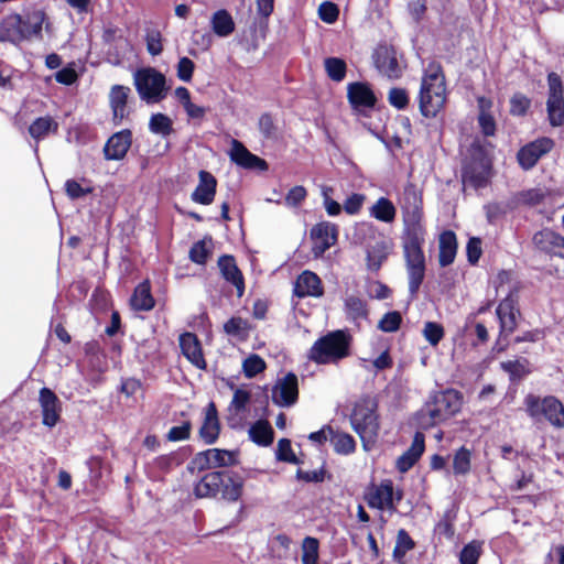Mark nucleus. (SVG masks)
Returning a JSON list of instances; mask_svg holds the SVG:
<instances>
[{
	"mask_svg": "<svg viewBox=\"0 0 564 564\" xmlns=\"http://www.w3.org/2000/svg\"><path fill=\"white\" fill-rule=\"evenodd\" d=\"M424 236L425 229L421 223V214H404L402 245L409 278V292L412 297L417 295L425 276Z\"/></svg>",
	"mask_w": 564,
	"mask_h": 564,
	"instance_id": "nucleus-1",
	"label": "nucleus"
},
{
	"mask_svg": "<svg viewBox=\"0 0 564 564\" xmlns=\"http://www.w3.org/2000/svg\"><path fill=\"white\" fill-rule=\"evenodd\" d=\"M415 100L423 118L443 119L447 104V89L445 72L438 61L432 59L424 67Z\"/></svg>",
	"mask_w": 564,
	"mask_h": 564,
	"instance_id": "nucleus-2",
	"label": "nucleus"
},
{
	"mask_svg": "<svg viewBox=\"0 0 564 564\" xmlns=\"http://www.w3.org/2000/svg\"><path fill=\"white\" fill-rule=\"evenodd\" d=\"M245 487L243 477L234 470L210 471L202 477L194 487L197 498H216L220 494L224 500L238 501Z\"/></svg>",
	"mask_w": 564,
	"mask_h": 564,
	"instance_id": "nucleus-3",
	"label": "nucleus"
},
{
	"mask_svg": "<svg viewBox=\"0 0 564 564\" xmlns=\"http://www.w3.org/2000/svg\"><path fill=\"white\" fill-rule=\"evenodd\" d=\"M352 336L348 329H336L321 336L311 346L307 358L316 365L337 364L351 354Z\"/></svg>",
	"mask_w": 564,
	"mask_h": 564,
	"instance_id": "nucleus-4",
	"label": "nucleus"
},
{
	"mask_svg": "<svg viewBox=\"0 0 564 564\" xmlns=\"http://www.w3.org/2000/svg\"><path fill=\"white\" fill-rule=\"evenodd\" d=\"M349 419L352 430L361 440L362 447L370 451L380 431L378 402L370 395H362L354 403Z\"/></svg>",
	"mask_w": 564,
	"mask_h": 564,
	"instance_id": "nucleus-5",
	"label": "nucleus"
},
{
	"mask_svg": "<svg viewBox=\"0 0 564 564\" xmlns=\"http://www.w3.org/2000/svg\"><path fill=\"white\" fill-rule=\"evenodd\" d=\"M463 395L455 389L436 392L421 410L419 424L423 429L433 427L454 416L460 411Z\"/></svg>",
	"mask_w": 564,
	"mask_h": 564,
	"instance_id": "nucleus-6",
	"label": "nucleus"
},
{
	"mask_svg": "<svg viewBox=\"0 0 564 564\" xmlns=\"http://www.w3.org/2000/svg\"><path fill=\"white\" fill-rule=\"evenodd\" d=\"M43 13H33L24 19L19 13H10L0 20V42L19 45L32 37H42Z\"/></svg>",
	"mask_w": 564,
	"mask_h": 564,
	"instance_id": "nucleus-7",
	"label": "nucleus"
},
{
	"mask_svg": "<svg viewBox=\"0 0 564 564\" xmlns=\"http://www.w3.org/2000/svg\"><path fill=\"white\" fill-rule=\"evenodd\" d=\"M492 163L484 143L475 140L468 148V155L463 164V182L476 189L485 187L489 181Z\"/></svg>",
	"mask_w": 564,
	"mask_h": 564,
	"instance_id": "nucleus-8",
	"label": "nucleus"
},
{
	"mask_svg": "<svg viewBox=\"0 0 564 564\" xmlns=\"http://www.w3.org/2000/svg\"><path fill=\"white\" fill-rule=\"evenodd\" d=\"M524 410L534 422L545 420L555 429L564 427V405L555 395L543 398L528 393L523 399Z\"/></svg>",
	"mask_w": 564,
	"mask_h": 564,
	"instance_id": "nucleus-9",
	"label": "nucleus"
},
{
	"mask_svg": "<svg viewBox=\"0 0 564 564\" xmlns=\"http://www.w3.org/2000/svg\"><path fill=\"white\" fill-rule=\"evenodd\" d=\"M165 76L153 67L138 69L134 74V86L142 100L158 102L165 98Z\"/></svg>",
	"mask_w": 564,
	"mask_h": 564,
	"instance_id": "nucleus-10",
	"label": "nucleus"
},
{
	"mask_svg": "<svg viewBox=\"0 0 564 564\" xmlns=\"http://www.w3.org/2000/svg\"><path fill=\"white\" fill-rule=\"evenodd\" d=\"M373 65L377 70L389 79H399L403 75V68L399 64L397 51L393 46L379 44L372 53Z\"/></svg>",
	"mask_w": 564,
	"mask_h": 564,
	"instance_id": "nucleus-11",
	"label": "nucleus"
},
{
	"mask_svg": "<svg viewBox=\"0 0 564 564\" xmlns=\"http://www.w3.org/2000/svg\"><path fill=\"white\" fill-rule=\"evenodd\" d=\"M554 141L547 137L538 138L519 149L517 161L524 171L533 169L539 160L552 151Z\"/></svg>",
	"mask_w": 564,
	"mask_h": 564,
	"instance_id": "nucleus-12",
	"label": "nucleus"
},
{
	"mask_svg": "<svg viewBox=\"0 0 564 564\" xmlns=\"http://www.w3.org/2000/svg\"><path fill=\"white\" fill-rule=\"evenodd\" d=\"M364 500L371 509L397 512V507L392 503L391 479H383L379 485L370 484L364 494Z\"/></svg>",
	"mask_w": 564,
	"mask_h": 564,
	"instance_id": "nucleus-13",
	"label": "nucleus"
},
{
	"mask_svg": "<svg viewBox=\"0 0 564 564\" xmlns=\"http://www.w3.org/2000/svg\"><path fill=\"white\" fill-rule=\"evenodd\" d=\"M299 400V379L294 372H288L272 388V401L279 406H292Z\"/></svg>",
	"mask_w": 564,
	"mask_h": 564,
	"instance_id": "nucleus-14",
	"label": "nucleus"
},
{
	"mask_svg": "<svg viewBox=\"0 0 564 564\" xmlns=\"http://www.w3.org/2000/svg\"><path fill=\"white\" fill-rule=\"evenodd\" d=\"M347 99L351 108L357 111L372 109L377 97L370 85L365 82H354L347 85Z\"/></svg>",
	"mask_w": 564,
	"mask_h": 564,
	"instance_id": "nucleus-15",
	"label": "nucleus"
},
{
	"mask_svg": "<svg viewBox=\"0 0 564 564\" xmlns=\"http://www.w3.org/2000/svg\"><path fill=\"white\" fill-rule=\"evenodd\" d=\"M39 402L42 411V423L53 427L61 419L62 404L56 393L50 388H42L39 393Z\"/></svg>",
	"mask_w": 564,
	"mask_h": 564,
	"instance_id": "nucleus-16",
	"label": "nucleus"
},
{
	"mask_svg": "<svg viewBox=\"0 0 564 564\" xmlns=\"http://www.w3.org/2000/svg\"><path fill=\"white\" fill-rule=\"evenodd\" d=\"M178 343L183 356L197 369L206 370L207 362L197 335L191 332H185L180 335Z\"/></svg>",
	"mask_w": 564,
	"mask_h": 564,
	"instance_id": "nucleus-17",
	"label": "nucleus"
},
{
	"mask_svg": "<svg viewBox=\"0 0 564 564\" xmlns=\"http://www.w3.org/2000/svg\"><path fill=\"white\" fill-rule=\"evenodd\" d=\"M337 228L329 223H318L311 230L312 251L315 257L322 256L337 241Z\"/></svg>",
	"mask_w": 564,
	"mask_h": 564,
	"instance_id": "nucleus-18",
	"label": "nucleus"
},
{
	"mask_svg": "<svg viewBox=\"0 0 564 564\" xmlns=\"http://www.w3.org/2000/svg\"><path fill=\"white\" fill-rule=\"evenodd\" d=\"M534 247L552 257L564 259V237L550 229H542L533 235Z\"/></svg>",
	"mask_w": 564,
	"mask_h": 564,
	"instance_id": "nucleus-19",
	"label": "nucleus"
},
{
	"mask_svg": "<svg viewBox=\"0 0 564 564\" xmlns=\"http://www.w3.org/2000/svg\"><path fill=\"white\" fill-rule=\"evenodd\" d=\"M230 160L238 166L247 170L267 171L268 163L260 156L251 153L242 142L234 139L230 150Z\"/></svg>",
	"mask_w": 564,
	"mask_h": 564,
	"instance_id": "nucleus-20",
	"label": "nucleus"
},
{
	"mask_svg": "<svg viewBox=\"0 0 564 564\" xmlns=\"http://www.w3.org/2000/svg\"><path fill=\"white\" fill-rule=\"evenodd\" d=\"M220 434V421L215 402L210 401L205 408V415L198 435L206 445L215 444Z\"/></svg>",
	"mask_w": 564,
	"mask_h": 564,
	"instance_id": "nucleus-21",
	"label": "nucleus"
},
{
	"mask_svg": "<svg viewBox=\"0 0 564 564\" xmlns=\"http://www.w3.org/2000/svg\"><path fill=\"white\" fill-rule=\"evenodd\" d=\"M293 293L300 299L321 297L324 294L321 278L313 271H303L295 281Z\"/></svg>",
	"mask_w": 564,
	"mask_h": 564,
	"instance_id": "nucleus-22",
	"label": "nucleus"
},
{
	"mask_svg": "<svg viewBox=\"0 0 564 564\" xmlns=\"http://www.w3.org/2000/svg\"><path fill=\"white\" fill-rule=\"evenodd\" d=\"M132 142L129 129L113 133L105 144L104 153L107 160H121L126 156Z\"/></svg>",
	"mask_w": 564,
	"mask_h": 564,
	"instance_id": "nucleus-23",
	"label": "nucleus"
},
{
	"mask_svg": "<svg viewBox=\"0 0 564 564\" xmlns=\"http://www.w3.org/2000/svg\"><path fill=\"white\" fill-rule=\"evenodd\" d=\"M130 88L122 85H113L109 94V104L112 110V121L116 126L120 124L129 116L128 97Z\"/></svg>",
	"mask_w": 564,
	"mask_h": 564,
	"instance_id": "nucleus-24",
	"label": "nucleus"
},
{
	"mask_svg": "<svg viewBox=\"0 0 564 564\" xmlns=\"http://www.w3.org/2000/svg\"><path fill=\"white\" fill-rule=\"evenodd\" d=\"M218 267L224 279L230 282L237 290V295L241 297L245 293V278L231 254H224L218 259Z\"/></svg>",
	"mask_w": 564,
	"mask_h": 564,
	"instance_id": "nucleus-25",
	"label": "nucleus"
},
{
	"mask_svg": "<svg viewBox=\"0 0 564 564\" xmlns=\"http://www.w3.org/2000/svg\"><path fill=\"white\" fill-rule=\"evenodd\" d=\"M496 314L500 324V336L508 337L517 328V314L519 310L516 308L513 300L507 297L500 301L496 308Z\"/></svg>",
	"mask_w": 564,
	"mask_h": 564,
	"instance_id": "nucleus-26",
	"label": "nucleus"
},
{
	"mask_svg": "<svg viewBox=\"0 0 564 564\" xmlns=\"http://www.w3.org/2000/svg\"><path fill=\"white\" fill-rule=\"evenodd\" d=\"M425 449V437L421 432L414 434L411 446L397 459L395 467L400 473L409 471L421 458Z\"/></svg>",
	"mask_w": 564,
	"mask_h": 564,
	"instance_id": "nucleus-27",
	"label": "nucleus"
},
{
	"mask_svg": "<svg viewBox=\"0 0 564 564\" xmlns=\"http://www.w3.org/2000/svg\"><path fill=\"white\" fill-rule=\"evenodd\" d=\"M217 181L215 176L207 172H199V183L192 194L194 202L208 205L214 200L216 193Z\"/></svg>",
	"mask_w": 564,
	"mask_h": 564,
	"instance_id": "nucleus-28",
	"label": "nucleus"
},
{
	"mask_svg": "<svg viewBox=\"0 0 564 564\" xmlns=\"http://www.w3.org/2000/svg\"><path fill=\"white\" fill-rule=\"evenodd\" d=\"M553 194L546 187H534L519 192L514 196V202L519 206L533 208L552 200Z\"/></svg>",
	"mask_w": 564,
	"mask_h": 564,
	"instance_id": "nucleus-29",
	"label": "nucleus"
},
{
	"mask_svg": "<svg viewBox=\"0 0 564 564\" xmlns=\"http://www.w3.org/2000/svg\"><path fill=\"white\" fill-rule=\"evenodd\" d=\"M398 204L402 212H422V191L413 183H408L400 193Z\"/></svg>",
	"mask_w": 564,
	"mask_h": 564,
	"instance_id": "nucleus-30",
	"label": "nucleus"
},
{
	"mask_svg": "<svg viewBox=\"0 0 564 564\" xmlns=\"http://www.w3.org/2000/svg\"><path fill=\"white\" fill-rule=\"evenodd\" d=\"M457 252L456 235L452 230H445L440 236L438 263L441 267H447L455 260Z\"/></svg>",
	"mask_w": 564,
	"mask_h": 564,
	"instance_id": "nucleus-31",
	"label": "nucleus"
},
{
	"mask_svg": "<svg viewBox=\"0 0 564 564\" xmlns=\"http://www.w3.org/2000/svg\"><path fill=\"white\" fill-rule=\"evenodd\" d=\"M249 438L258 446H270L274 441V431L268 420L256 421L248 431Z\"/></svg>",
	"mask_w": 564,
	"mask_h": 564,
	"instance_id": "nucleus-32",
	"label": "nucleus"
},
{
	"mask_svg": "<svg viewBox=\"0 0 564 564\" xmlns=\"http://www.w3.org/2000/svg\"><path fill=\"white\" fill-rule=\"evenodd\" d=\"M131 305L135 311L149 312L155 305V300L151 293L149 280H144L137 285L131 296Z\"/></svg>",
	"mask_w": 564,
	"mask_h": 564,
	"instance_id": "nucleus-33",
	"label": "nucleus"
},
{
	"mask_svg": "<svg viewBox=\"0 0 564 564\" xmlns=\"http://www.w3.org/2000/svg\"><path fill=\"white\" fill-rule=\"evenodd\" d=\"M58 131V122L51 116L36 118L29 127L30 135L40 141L45 139L50 133L56 134Z\"/></svg>",
	"mask_w": 564,
	"mask_h": 564,
	"instance_id": "nucleus-34",
	"label": "nucleus"
},
{
	"mask_svg": "<svg viewBox=\"0 0 564 564\" xmlns=\"http://www.w3.org/2000/svg\"><path fill=\"white\" fill-rule=\"evenodd\" d=\"M344 310L348 319L358 323L359 319H368L369 308L365 300L356 295H349L344 301Z\"/></svg>",
	"mask_w": 564,
	"mask_h": 564,
	"instance_id": "nucleus-35",
	"label": "nucleus"
},
{
	"mask_svg": "<svg viewBox=\"0 0 564 564\" xmlns=\"http://www.w3.org/2000/svg\"><path fill=\"white\" fill-rule=\"evenodd\" d=\"M223 329L227 335L245 341L249 338L250 332L254 329V326L248 319L232 316L224 324Z\"/></svg>",
	"mask_w": 564,
	"mask_h": 564,
	"instance_id": "nucleus-36",
	"label": "nucleus"
},
{
	"mask_svg": "<svg viewBox=\"0 0 564 564\" xmlns=\"http://www.w3.org/2000/svg\"><path fill=\"white\" fill-rule=\"evenodd\" d=\"M212 29L220 37H226L235 31V21L226 9L217 10L212 17Z\"/></svg>",
	"mask_w": 564,
	"mask_h": 564,
	"instance_id": "nucleus-37",
	"label": "nucleus"
},
{
	"mask_svg": "<svg viewBox=\"0 0 564 564\" xmlns=\"http://www.w3.org/2000/svg\"><path fill=\"white\" fill-rule=\"evenodd\" d=\"M388 247L384 241H377L367 249V265L371 271H378L388 258Z\"/></svg>",
	"mask_w": 564,
	"mask_h": 564,
	"instance_id": "nucleus-38",
	"label": "nucleus"
},
{
	"mask_svg": "<svg viewBox=\"0 0 564 564\" xmlns=\"http://www.w3.org/2000/svg\"><path fill=\"white\" fill-rule=\"evenodd\" d=\"M484 542L480 540H471L463 546L459 552V564H478L482 554Z\"/></svg>",
	"mask_w": 564,
	"mask_h": 564,
	"instance_id": "nucleus-39",
	"label": "nucleus"
},
{
	"mask_svg": "<svg viewBox=\"0 0 564 564\" xmlns=\"http://www.w3.org/2000/svg\"><path fill=\"white\" fill-rule=\"evenodd\" d=\"M64 188L66 195L73 200L83 198L94 192L90 181L86 178H82L80 182L69 178L65 182Z\"/></svg>",
	"mask_w": 564,
	"mask_h": 564,
	"instance_id": "nucleus-40",
	"label": "nucleus"
},
{
	"mask_svg": "<svg viewBox=\"0 0 564 564\" xmlns=\"http://www.w3.org/2000/svg\"><path fill=\"white\" fill-rule=\"evenodd\" d=\"M330 442L337 454L349 455L356 451V441L348 433L333 431Z\"/></svg>",
	"mask_w": 564,
	"mask_h": 564,
	"instance_id": "nucleus-41",
	"label": "nucleus"
},
{
	"mask_svg": "<svg viewBox=\"0 0 564 564\" xmlns=\"http://www.w3.org/2000/svg\"><path fill=\"white\" fill-rule=\"evenodd\" d=\"M208 454L212 459L213 468L230 467L238 464L237 452L220 448H209Z\"/></svg>",
	"mask_w": 564,
	"mask_h": 564,
	"instance_id": "nucleus-42",
	"label": "nucleus"
},
{
	"mask_svg": "<svg viewBox=\"0 0 564 564\" xmlns=\"http://www.w3.org/2000/svg\"><path fill=\"white\" fill-rule=\"evenodd\" d=\"M471 468V452L465 447H459L453 457V473L454 475L465 476Z\"/></svg>",
	"mask_w": 564,
	"mask_h": 564,
	"instance_id": "nucleus-43",
	"label": "nucleus"
},
{
	"mask_svg": "<svg viewBox=\"0 0 564 564\" xmlns=\"http://www.w3.org/2000/svg\"><path fill=\"white\" fill-rule=\"evenodd\" d=\"M324 66L327 76L336 83L345 79L347 74V64L340 57H327L324 61Z\"/></svg>",
	"mask_w": 564,
	"mask_h": 564,
	"instance_id": "nucleus-44",
	"label": "nucleus"
},
{
	"mask_svg": "<svg viewBox=\"0 0 564 564\" xmlns=\"http://www.w3.org/2000/svg\"><path fill=\"white\" fill-rule=\"evenodd\" d=\"M528 364V359L524 358L522 360L503 361L500 364V367L509 375L510 381L514 382L530 373V370L527 368Z\"/></svg>",
	"mask_w": 564,
	"mask_h": 564,
	"instance_id": "nucleus-45",
	"label": "nucleus"
},
{
	"mask_svg": "<svg viewBox=\"0 0 564 564\" xmlns=\"http://www.w3.org/2000/svg\"><path fill=\"white\" fill-rule=\"evenodd\" d=\"M319 558V541L305 536L302 542V564H317Z\"/></svg>",
	"mask_w": 564,
	"mask_h": 564,
	"instance_id": "nucleus-46",
	"label": "nucleus"
},
{
	"mask_svg": "<svg viewBox=\"0 0 564 564\" xmlns=\"http://www.w3.org/2000/svg\"><path fill=\"white\" fill-rule=\"evenodd\" d=\"M456 518V512L453 510L445 511L442 519L436 523L434 531L449 541L453 540L455 536Z\"/></svg>",
	"mask_w": 564,
	"mask_h": 564,
	"instance_id": "nucleus-47",
	"label": "nucleus"
},
{
	"mask_svg": "<svg viewBox=\"0 0 564 564\" xmlns=\"http://www.w3.org/2000/svg\"><path fill=\"white\" fill-rule=\"evenodd\" d=\"M149 129L153 133L167 137L173 132V122L164 113H154L150 118Z\"/></svg>",
	"mask_w": 564,
	"mask_h": 564,
	"instance_id": "nucleus-48",
	"label": "nucleus"
},
{
	"mask_svg": "<svg viewBox=\"0 0 564 564\" xmlns=\"http://www.w3.org/2000/svg\"><path fill=\"white\" fill-rule=\"evenodd\" d=\"M388 102L397 110H404L410 105L409 91L403 87H392L388 91Z\"/></svg>",
	"mask_w": 564,
	"mask_h": 564,
	"instance_id": "nucleus-49",
	"label": "nucleus"
},
{
	"mask_svg": "<svg viewBox=\"0 0 564 564\" xmlns=\"http://www.w3.org/2000/svg\"><path fill=\"white\" fill-rule=\"evenodd\" d=\"M267 368V364L262 357L257 354H252L243 360L242 371L247 378H254L259 373L263 372Z\"/></svg>",
	"mask_w": 564,
	"mask_h": 564,
	"instance_id": "nucleus-50",
	"label": "nucleus"
},
{
	"mask_svg": "<svg viewBox=\"0 0 564 564\" xmlns=\"http://www.w3.org/2000/svg\"><path fill=\"white\" fill-rule=\"evenodd\" d=\"M422 334L425 340L433 347L437 346L445 336V330L442 324L437 322H426L424 324Z\"/></svg>",
	"mask_w": 564,
	"mask_h": 564,
	"instance_id": "nucleus-51",
	"label": "nucleus"
},
{
	"mask_svg": "<svg viewBox=\"0 0 564 564\" xmlns=\"http://www.w3.org/2000/svg\"><path fill=\"white\" fill-rule=\"evenodd\" d=\"M212 254V249L207 247L205 239L198 240L193 243L189 249L188 258L192 262L204 265Z\"/></svg>",
	"mask_w": 564,
	"mask_h": 564,
	"instance_id": "nucleus-52",
	"label": "nucleus"
},
{
	"mask_svg": "<svg viewBox=\"0 0 564 564\" xmlns=\"http://www.w3.org/2000/svg\"><path fill=\"white\" fill-rule=\"evenodd\" d=\"M546 111L552 127H561L564 124V100H547Z\"/></svg>",
	"mask_w": 564,
	"mask_h": 564,
	"instance_id": "nucleus-53",
	"label": "nucleus"
},
{
	"mask_svg": "<svg viewBox=\"0 0 564 564\" xmlns=\"http://www.w3.org/2000/svg\"><path fill=\"white\" fill-rule=\"evenodd\" d=\"M402 315L399 311L386 313L378 323V328L384 333H394L400 329Z\"/></svg>",
	"mask_w": 564,
	"mask_h": 564,
	"instance_id": "nucleus-54",
	"label": "nucleus"
},
{
	"mask_svg": "<svg viewBox=\"0 0 564 564\" xmlns=\"http://www.w3.org/2000/svg\"><path fill=\"white\" fill-rule=\"evenodd\" d=\"M531 107V99L522 93H514L510 98V113L517 117L527 115Z\"/></svg>",
	"mask_w": 564,
	"mask_h": 564,
	"instance_id": "nucleus-55",
	"label": "nucleus"
},
{
	"mask_svg": "<svg viewBox=\"0 0 564 564\" xmlns=\"http://www.w3.org/2000/svg\"><path fill=\"white\" fill-rule=\"evenodd\" d=\"M549 97L547 100H564V85L561 76L551 72L547 74Z\"/></svg>",
	"mask_w": 564,
	"mask_h": 564,
	"instance_id": "nucleus-56",
	"label": "nucleus"
},
{
	"mask_svg": "<svg viewBox=\"0 0 564 564\" xmlns=\"http://www.w3.org/2000/svg\"><path fill=\"white\" fill-rule=\"evenodd\" d=\"M276 459L284 463L299 465L301 460L296 457L292 449L289 438H281L278 442Z\"/></svg>",
	"mask_w": 564,
	"mask_h": 564,
	"instance_id": "nucleus-57",
	"label": "nucleus"
},
{
	"mask_svg": "<svg viewBox=\"0 0 564 564\" xmlns=\"http://www.w3.org/2000/svg\"><path fill=\"white\" fill-rule=\"evenodd\" d=\"M213 469V464L210 456L208 454V449L198 452L195 454V456L191 459V462L187 465V470L192 474L195 471H204Z\"/></svg>",
	"mask_w": 564,
	"mask_h": 564,
	"instance_id": "nucleus-58",
	"label": "nucleus"
},
{
	"mask_svg": "<svg viewBox=\"0 0 564 564\" xmlns=\"http://www.w3.org/2000/svg\"><path fill=\"white\" fill-rule=\"evenodd\" d=\"M258 128L263 138H276L278 127L275 126L274 118L270 112H264L260 116L258 121Z\"/></svg>",
	"mask_w": 564,
	"mask_h": 564,
	"instance_id": "nucleus-59",
	"label": "nucleus"
},
{
	"mask_svg": "<svg viewBox=\"0 0 564 564\" xmlns=\"http://www.w3.org/2000/svg\"><path fill=\"white\" fill-rule=\"evenodd\" d=\"M145 43L150 55L156 56L163 52L162 35L160 31H148L145 34Z\"/></svg>",
	"mask_w": 564,
	"mask_h": 564,
	"instance_id": "nucleus-60",
	"label": "nucleus"
},
{
	"mask_svg": "<svg viewBox=\"0 0 564 564\" xmlns=\"http://www.w3.org/2000/svg\"><path fill=\"white\" fill-rule=\"evenodd\" d=\"M176 453H170L155 457L152 462L153 468L161 473H169L174 465H180Z\"/></svg>",
	"mask_w": 564,
	"mask_h": 564,
	"instance_id": "nucleus-61",
	"label": "nucleus"
},
{
	"mask_svg": "<svg viewBox=\"0 0 564 564\" xmlns=\"http://www.w3.org/2000/svg\"><path fill=\"white\" fill-rule=\"evenodd\" d=\"M318 17L323 22L332 24L338 20L339 9L334 2L325 1L318 8Z\"/></svg>",
	"mask_w": 564,
	"mask_h": 564,
	"instance_id": "nucleus-62",
	"label": "nucleus"
},
{
	"mask_svg": "<svg viewBox=\"0 0 564 564\" xmlns=\"http://www.w3.org/2000/svg\"><path fill=\"white\" fill-rule=\"evenodd\" d=\"M194 70L195 63L191 58L184 56L178 59L176 69L178 79L185 83H189L193 78Z\"/></svg>",
	"mask_w": 564,
	"mask_h": 564,
	"instance_id": "nucleus-63",
	"label": "nucleus"
},
{
	"mask_svg": "<svg viewBox=\"0 0 564 564\" xmlns=\"http://www.w3.org/2000/svg\"><path fill=\"white\" fill-rule=\"evenodd\" d=\"M192 423L191 421L183 422L180 426H172L166 435L170 442L186 441L191 437Z\"/></svg>",
	"mask_w": 564,
	"mask_h": 564,
	"instance_id": "nucleus-64",
	"label": "nucleus"
}]
</instances>
